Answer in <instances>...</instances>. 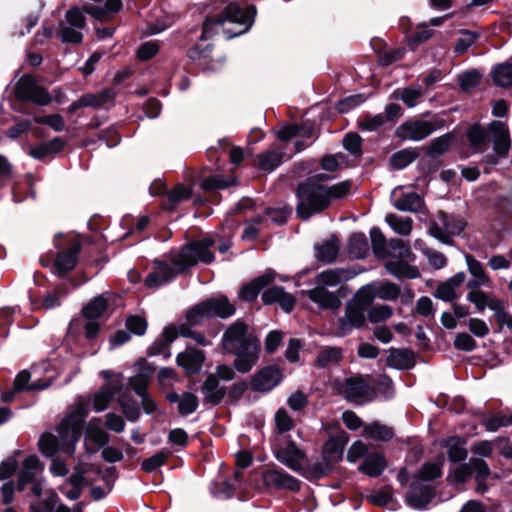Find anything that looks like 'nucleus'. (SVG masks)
<instances>
[{
    "label": "nucleus",
    "mask_w": 512,
    "mask_h": 512,
    "mask_svg": "<svg viewBox=\"0 0 512 512\" xmlns=\"http://www.w3.org/2000/svg\"><path fill=\"white\" fill-rule=\"evenodd\" d=\"M326 174H318L310 177L297 188V215L307 220L312 215L320 213L329 207L332 201L346 197L351 188L350 180L341 181L331 186L319 184L320 181L333 179Z\"/></svg>",
    "instance_id": "f257e3e1"
},
{
    "label": "nucleus",
    "mask_w": 512,
    "mask_h": 512,
    "mask_svg": "<svg viewBox=\"0 0 512 512\" xmlns=\"http://www.w3.org/2000/svg\"><path fill=\"white\" fill-rule=\"evenodd\" d=\"M213 238H204L194 241L184 247L170 258L173 267L166 262L155 260L153 269L145 279V285L149 288H158L171 281L177 274L194 266L197 262L209 264L214 260V254L210 250L214 246Z\"/></svg>",
    "instance_id": "f03ea898"
},
{
    "label": "nucleus",
    "mask_w": 512,
    "mask_h": 512,
    "mask_svg": "<svg viewBox=\"0 0 512 512\" xmlns=\"http://www.w3.org/2000/svg\"><path fill=\"white\" fill-rule=\"evenodd\" d=\"M87 411L82 406L68 414L57 427V435L50 433L43 434L39 439L40 451L47 457H53L58 452L73 455L75 445L82 432Z\"/></svg>",
    "instance_id": "7ed1b4c3"
},
{
    "label": "nucleus",
    "mask_w": 512,
    "mask_h": 512,
    "mask_svg": "<svg viewBox=\"0 0 512 512\" xmlns=\"http://www.w3.org/2000/svg\"><path fill=\"white\" fill-rule=\"evenodd\" d=\"M235 308L229 303L227 298L219 297L209 299L202 303H199L193 307L186 315V323L179 326L178 333L182 337L192 338L197 344L202 346H208L211 344L201 333H197L191 329V327L202 323L205 319L213 315H217L221 318H227L233 315Z\"/></svg>",
    "instance_id": "20e7f679"
},
{
    "label": "nucleus",
    "mask_w": 512,
    "mask_h": 512,
    "mask_svg": "<svg viewBox=\"0 0 512 512\" xmlns=\"http://www.w3.org/2000/svg\"><path fill=\"white\" fill-rule=\"evenodd\" d=\"M353 277L354 273L345 269L323 271L316 278V287L307 292L308 296L322 309H338L341 306L339 297L335 293L327 291V288L336 287Z\"/></svg>",
    "instance_id": "39448f33"
},
{
    "label": "nucleus",
    "mask_w": 512,
    "mask_h": 512,
    "mask_svg": "<svg viewBox=\"0 0 512 512\" xmlns=\"http://www.w3.org/2000/svg\"><path fill=\"white\" fill-rule=\"evenodd\" d=\"M256 12L254 5L241 7L237 3H230L221 16L217 17L214 21L208 19L203 23L202 39H207L211 36V28L214 24L223 25L225 23H232L238 25L239 29L236 31H225L228 34V38L243 34L252 26Z\"/></svg>",
    "instance_id": "423d86ee"
},
{
    "label": "nucleus",
    "mask_w": 512,
    "mask_h": 512,
    "mask_svg": "<svg viewBox=\"0 0 512 512\" xmlns=\"http://www.w3.org/2000/svg\"><path fill=\"white\" fill-rule=\"evenodd\" d=\"M387 255L390 256V260L386 263L387 271L397 278H418L420 272L416 266H412L409 263L414 262L416 256L411 251L408 244L401 239H391L388 242Z\"/></svg>",
    "instance_id": "0eeeda50"
},
{
    "label": "nucleus",
    "mask_w": 512,
    "mask_h": 512,
    "mask_svg": "<svg viewBox=\"0 0 512 512\" xmlns=\"http://www.w3.org/2000/svg\"><path fill=\"white\" fill-rule=\"evenodd\" d=\"M467 300L473 303L480 312L484 311L485 308H489L493 311L499 329L502 330L506 327L512 332V315L507 311L504 300L485 292L468 293Z\"/></svg>",
    "instance_id": "6e6552de"
},
{
    "label": "nucleus",
    "mask_w": 512,
    "mask_h": 512,
    "mask_svg": "<svg viewBox=\"0 0 512 512\" xmlns=\"http://www.w3.org/2000/svg\"><path fill=\"white\" fill-rule=\"evenodd\" d=\"M86 28L83 11L74 5L66 11L64 20L59 22L57 36L62 43L79 44L83 40V31Z\"/></svg>",
    "instance_id": "1a4fd4ad"
},
{
    "label": "nucleus",
    "mask_w": 512,
    "mask_h": 512,
    "mask_svg": "<svg viewBox=\"0 0 512 512\" xmlns=\"http://www.w3.org/2000/svg\"><path fill=\"white\" fill-rule=\"evenodd\" d=\"M14 95L20 102H31L39 106H46L52 101L49 92L38 85L31 75H23L18 80Z\"/></svg>",
    "instance_id": "9d476101"
},
{
    "label": "nucleus",
    "mask_w": 512,
    "mask_h": 512,
    "mask_svg": "<svg viewBox=\"0 0 512 512\" xmlns=\"http://www.w3.org/2000/svg\"><path fill=\"white\" fill-rule=\"evenodd\" d=\"M368 305L358 299V293L345 306V313L338 319L337 335L345 336L365 323V311Z\"/></svg>",
    "instance_id": "9b49d317"
},
{
    "label": "nucleus",
    "mask_w": 512,
    "mask_h": 512,
    "mask_svg": "<svg viewBox=\"0 0 512 512\" xmlns=\"http://www.w3.org/2000/svg\"><path fill=\"white\" fill-rule=\"evenodd\" d=\"M42 470L39 458L36 455H30L23 461L22 468L18 475V489L24 491L27 484L32 485V493L40 496L42 493Z\"/></svg>",
    "instance_id": "f8f14e48"
},
{
    "label": "nucleus",
    "mask_w": 512,
    "mask_h": 512,
    "mask_svg": "<svg viewBox=\"0 0 512 512\" xmlns=\"http://www.w3.org/2000/svg\"><path fill=\"white\" fill-rule=\"evenodd\" d=\"M465 223L462 219L440 212L437 219L432 221L429 227V234L437 240L448 244L451 236L459 235L464 229Z\"/></svg>",
    "instance_id": "ddd939ff"
},
{
    "label": "nucleus",
    "mask_w": 512,
    "mask_h": 512,
    "mask_svg": "<svg viewBox=\"0 0 512 512\" xmlns=\"http://www.w3.org/2000/svg\"><path fill=\"white\" fill-rule=\"evenodd\" d=\"M400 287L392 282H373L361 287L358 293V299L364 304L370 306L375 298L385 301L396 300L400 295Z\"/></svg>",
    "instance_id": "4468645a"
},
{
    "label": "nucleus",
    "mask_w": 512,
    "mask_h": 512,
    "mask_svg": "<svg viewBox=\"0 0 512 512\" xmlns=\"http://www.w3.org/2000/svg\"><path fill=\"white\" fill-rule=\"evenodd\" d=\"M256 339L258 338L248 333V327L244 322L236 320L224 332L222 347L226 353L231 354Z\"/></svg>",
    "instance_id": "2eb2a0df"
},
{
    "label": "nucleus",
    "mask_w": 512,
    "mask_h": 512,
    "mask_svg": "<svg viewBox=\"0 0 512 512\" xmlns=\"http://www.w3.org/2000/svg\"><path fill=\"white\" fill-rule=\"evenodd\" d=\"M116 91L112 88H105L97 93H86L72 102L68 108L69 112H75L81 108L108 109L114 105Z\"/></svg>",
    "instance_id": "dca6fc26"
},
{
    "label": "nucleus",
    "mask_w": 512,
    "mask_h": 512,
    "mask_svg": "<svg viewBox=\"0 0 512 512\" xmlns=\"http://www.w3.org/2000/svg\"><path fill=\"white\" fill-rule=\"evenodd\" d=\"M273 454L275 458L294 472L302 470V460L305 457L296 444L289 440L286 443H280L276 440L273 445Z\"/></svg>",
    "instance_id": "f3484780"
},
{
    "label": "nucleus",
    "mask_w": 512,
    "mask_h": 512,
    "mask_svg": "<svg viewBox=\"0 0 512 512\" xmlns=\"http://www.w3.org/2000/svg\"><path fill=\"white\" fill-rule=\"evenodd\" d=\"M261 344L259 339L250 341L246 345L232 354L235 356L234 367L240 373H248L257 364Z\"/></svg>",
    "instance_id": "a211bd4d"
},
{
    "label": "nucleus",
    "mask_w": 512,
    "mask_h": 512,
    "mask_svg": "<svg viewBox=\"0 0 512 512\" xmlns=\"http://www.w3.org/2000/svg\"><path fill=\"white\" fill-rule=\"evenodd\" d=\"M276 137L286 143V149L300 152L308 147L317 136L313 130H275Z\"/></svg>",
    "instance_id": "6ab92c4d"
},
{
    "label": "nucleus",
    "mask_w": 512,
    "mask_h": 512,
    "mask_svg": "<svg viewBox=\"0 0 512 512\" xmlns=\"http://www.w3.org/2000/svg\"><path fill=\"white\" fill-rule=\"evenodd\" d=\"M283 379L282 371L274 365L258 370L252 377L251 388L257 392H269Z\"/></svg>",
    "instance_id": "aec40b11"
},
{
    "label": "nucleus",
    "mask_w": 512,
    "mask_h": 512,
    "mask_svg": "<svg viewBox=\"0 0 512 512\" xmlns=\"http://www.w3.org/2000/svg\"><path fill=\"white\" fill-rule=\"evenodd\" d=\"M100 422L99 418H93L86 427L85 448L87 453L94 454L109 442V435L100 426Z\"/></svg>",
    "instance_id": "412c9836"
},
{
    "label": "nucleus",
    "mask_w": 512,
    "mask_h": 512,
    "mask_svg": "<svg viewBox=\"0 0 512 512\" xmlns=\"http://www.w3.org/2000/svg\"><path fill=\"white\" fill-rule=\"evenodd\" d=\"M434 494V489L430 484L423 483L414 478V481L407 492L406 501L409 506L421 509L426 507L434 497Z\"/></svg>",
    "instance_id": "4be33fe9"
},
{
    "label": "nucleus",
    "mask_w": 512,
    "mask_h": 512,
    "mask_svg": "<svg viewBox=\"0 0 512 512\" xmlns=\"http://www.w3.org/2000/svg\"><path fill=\"white\" fill-rule=\"evenodd\" d=\"M80 248V243L74 241L66 250L58 252L54 261V272L62 276L71 271L77 263Z\"/></svg>",
    "instance_id": "5701e85b"
},
{
    "label": "nucleus",
    "mask_w": 512,
    "mask_h": 512,
    "mask_svg": "<svg viewBox=\"0 0 512 512\" xmlns=\"http://www.w3.org/2000/svg\"><path fill=\"white\" fill-rule=\"evenodd\" d=\"M263 482L266 486L276 489L298 491L300 482L293 476L282 470L271 469L263 474Z\"/></svg>",
    "instance_id": "b1692460"
},
{
    "label": "nucleus",
    "mask_w": 512,
    "mask_h": 512,
    "mask_svg": "<svg viewBox=\"0 0 512 512\" xmlns=\"http://www.w3.org/2000/svg\"><path fill=\"white\" fill-rule=\"evenodd\" d=\"M465 259L468 271L472 276V279H470L467 283V287L470 289L469 293L482 292L478 289L482 286L490 287L491 280L484 271L482 264L471 255H466Z\"/></svg>",
    "instance_id": "393cba45"
},
{
    "label": "nucleus",
    "mask_w": 512,
    "mask_h": 512,
    "mask_svg": "<svg viewBox=\"0 0 512 512\" xmlns=\"http://www.w3.org/2000/svg\"><path fill=\"white\" fill-rule=\"evenodd\" d=\"M122 387L120 376L116 379L108 381L101 389L94 395L93 405L96 412L104 411L115 394H117Z\"/></svg>",
    "instance_id": "a878e982"
},
{
    "label": "nucleus",
    "mask_w": 512,
    "mask_h": 512,
    "mask_svg": "<svg viewBox=\"0 0 512 512\" xmlns=\"http://www.w3.org/2000/svg\"><path fill=\"white\" fill-rule=\"evenodd\" d=\"M427 88H423L418 84L410 85L404 88L396 89L391 99L401 100L407 107L413 108L418 105L419 100L427 94Z\"/></svg>",
    "instance_id": "bb28decb"
},
{
    "label": "nucleus",
    "mask_w": 512,
    "mask_h": 512,
    "mask_svg": "<svg viewBox=\"0 0 512 512\" xmlns=\"http://www.w3.org/2000/svg\"><path fill=\"white\" fill-rule=\"evenodd\" d=\"M176 360L187 373H197L201 370L205 355L199 349L188 348L185 352L179 353Z\"/></svg>",
    "instance_id": "cd10ccee"
},
{
    "label": "nucleus",
    "mask_w": 512,
    "mask_h": 512,
    "mask_svg": "<svg viewBox=\"0 0 512 512\" xmlns=\"http://www.w3.org/2000/svg\"><path fill=\"white\" fill-rule=\"evenodd\" d=\"M344 393L349 401L362 402L370 396L371 389L363 379L352 377L346 380Z\"/></svg>",
    "instance_id": "c85d7f7f"
},
{
    "label": "nucleus",
    "mask_w": 512,
    "mask_h": 512,
    "mask_svg": "<svg viewBox=\"0 0 512 512\" xmlns=\"http://www.w3.org/2000/svg\"><path fill=\"white\" fill-rule=\"evenodd\" d=\"M274 276L275 272L273 270H267L263 275L244 285L240 291L241 298L246 301H253L258 296L260 290L274 279Z\"/></svg>",
    "instance_id": "c756f323"
},
{
    "label": "nucleus",
    "mask_w": 512,
    "mask_h": 512,
    "mask_svg": "<svg viewBox=\"0 0 512 512\" xmlns=\"http://www.w3.org/2000/svg\"><path fill=\"white\" fill-rule=\"evenodd\" d=\"M440 445L447 449L448 458L452 462H460L467 457L466 440L463 437L454 436L443 439Z\"/></svg>",
    "instance_id": "7c9ffc66"
},
{
    "label": "nucleus",
    "mask_w": 512,
    "mask_h": 512,
    "mask_svg": "<svg viewBox=\"0 0 512 512\" xmlns=\"http://www.w3.org/2000/svg\"><path fill=\"white\" fill-rule=\"evenodd\" d=\"M202 393L207 403L216 405L224 398L226 390L219 385L214 374H210L202 385Z\"/></svg>",
    "instance_id": "2f4dec72"
},
{
    "label": "nucleus",
    "mask_w": 512,
    "mask_h": 512,
    "mask_svg": "<svg viewBox=\"0 0 512 512\" xmlns=\"http://www.w3.org/2000/svg\"><path fill=\"white\" fill-rule=\"evenodd\" d=\"M34 124L44 125L49 128H62L64 123L62 116H60L59 114H35L34 116L28 117L27 119L21 122H17L13 128H29Z\"/></svg>",
    "instance_id": "473e14b6"
},
{
    "label": "nucleus",
    "mask_w": 512,
    "mask_h": 512,
    "mask_svg": "<svg viewBox=\"0 0 512 512\" xmlns=\"http://www.w3.org/2000/svg\"><path fill=\"white\" fill-rule=\"evenodd\" d=\"M387 365L395 369H409L414 365V355L408 349L391 348L387 357Z\"/></svg>",
    "instance_id": "72a5a7b5"
},
{
    "label": "nucleus",
    "mask_w": 512,
    "mask_h": 512,
    "mask_svg": "<svg viewBox=\"0 0 512 512\" xmlns=\"http://www.w3.org/2000/svg\"><path fill=\"white\" fill-rule=\"evenodd\" d=\"M465 273L459 272L440 284L435 291V297L443 301H452L456 295V288L465 281Z\"/></svg>",
    "instance_id": "f704fd0d"
},
{
    "label": "nucleus",
    "mask_w": 512,
    "mask_h": 512,
    "mask_svg": "<svg viewBox=\"0 0 512 512\" xmlns=\"http://www.w3.org/2000/svg\"><path fill=\"white\" fill-rule=\"evenodd\" d=\"M424 204L421 196L415 192H409L396 197L393 205L396 209L404 212H420Z\"/></svg>",
    "instance_id": "c9c22d12"
},
{
    "label": "nucleus",
    "mask_w": 512,
    "mask_h": 512,
    "mask_svg": "<svg viewBox=\"0 0 512 512\" xmlns=\"http://www.w3.org/2000/svg\"><path fill=\"white\" fill-rule=\"evenodd\" d=\"M178 331L175 327L170 326L166 327L160 338H158L153 345L150 347L151 355H160L163 354L165 358L170 356V353L167 352L170 344L177 338Z\"/></svg>",
    "instance_id": "e433bc0d"
},
{
    "label": "nucleus",
    "mask_w": 512,
    "mask_h": 512,
    "mask_svg": "<svg viewBox=\"0 0 512 512\" xmlns=\"http://www.w3.org/2000/svg\"><path fill=\"white\" fill-rule=\"evenodd\" d=\"M493 83L500 88L512 87V63L503 62L494 65L491 69Z\"/></svg>",
    "instance_id": "4c0bfd02"
},
{
    "label": "nucleus",
    "mask_w": 512,
    "mask_h": 512,
    "mask_svg": "<svg viewBox=\"0 0 512 512\" xmlns=\"http://www.w3.org/2000/svg\"><path fill=\"white\" fill-rule=\"evenodd\" d=\"M30 378H31V375L26 370L19 372L14 380L13 391L20 392V391H24V390H27V391L42 390V389L47 388L50 385L51 379H52V378H50L49 380H46L43 382L34 381L33 383L29 384Z\"/></svg>",
    "instance_id": "58836bf2"
},
{
    "label": "nucleus",
    "mask_w": 512,
    "mask_h": 512,
    "mask_svg": "<svg viewBox=\"0 0 512 512\" xmlns=\"http://www.w3.org/2000/svg\"><path fill=\"white\" fill-rule=\"evenodd\" d=\"M385 468L386 460L384 456L379 453H372L364 459L359 469L370 477H376L380 475Z\"/></svg>",
    "instance_id": "ea45409f"
},
{
    "label": "nucleus",
    "mask_w": 512,
    "mask_h": 512,
    "mask_svg": "<svg viewBox=\"0 0 512 512\" xmlns=\"http://www.w3.org/2000/svg\"><path fill=\"white\" fill-rule=\"evenodd\" d=\"M345 442L339 437L329 438L323 447V455L327 462L334 463L342 459Z\"/></svg>",
    "instance_id": "a19ab883"
},
{
    "label": "nucleus",
    "mask_w": 512,
    "mask_h": 512,
    "mask_svg": "<svg viewBox=\"0 0 512 512\" xmlns=\"http://www.w3.org/2000/svg\"><path fill=\"white\" fill-rule=\"evenodd\" d=\"M385 221L395 233L401 236H408L412 232L413 220L408 216H398L391 213L386 215Z\"/></svg>",
    "instance_id": "79ce46f5"
},
{
    "label": "nucleus",
    "mask_w": 512,
    "mask_h": 512,
    "mask_svg": "<svg viewBox=\"0 0 512 512\" xmlns=\"http://www.w3.org/2000/svg\"><path fill=\"white\" fill-rule=\"evenodd\" d=\"M108 307L107 297L102 294L89 301L83 308L82 314L87 319H97L103 315Z\"/></svg>",
    "instance_id": "37998d69"
},
{
    "label": "nucleus",
    "mask_w": 512,
    "mask_h": 512,
    "mask_svg": "<svg viewBox=\"0 0 512 512\" xmlns=\"http://www.w3.org/2000/svg\"><path fill=\"white\" fill-rule=\"evenodd\" d=\"M341 359V349L336 347H326L318 353L315 364L319 368H327L338 364Z\"/></svg>",
    "instance_id": "c03bdc74"
},
{
    "label": "nucleus",
    "mask_w": 512,
    "mask_h": 512,
    "mask_svg": "<svg viewBox=\"0 0 512 512\" xmlns=\"http://www.w3.org/2000/svg\"><path fill=\"white\" fill-rule=\"evenodd\" d=\"M443 460L427 462L418 470L415 479L425 483L437 479L442 474Z\"/></svg>",
    "instance_id": "a18cd8bd"
},
{
    "label": "nucleus",
    "mask_w": 512,
    "mask_h": 512,
    "mask_svg": "<svg viewBox=\"0 0 512 512\" xmlns=\"http://www.w3.org/2000/svg\"><path fill=\"white\" fill-rule=\"evenodd\" d=\"M338 251V239L336 237H331L329 240L316 248V257L320 261L330 263L335 260Z\"/></svg>",
    "instance_id": "49530a36"
},
{
    "label": "nucleus",
    "mask_w": 512,
    "mask_h": 512,
    "mask_svg": "<svg viewBox=\"0 0 512 512\" xmlns=\"http://www.w3.org/2000/svg\"><path fill=\"white\" fill-rule=\"evenodd\" d=\"M364 435L378 441H389L394 434L390 427L373 422L364 427Z\"/></svg>",
    "instance_id": "de8ad7c7"
},
{
    "label": "nucleus",
    "mask_w": 512,
    "mask_h": 512,
    "mask_svg": "<svg viewBox=\"0 0 512 512\" xmlns=\"http://www.w3.org/2000/svg\"><path fill=\"white\" fill-rule=\"evenodd\" d=\"M348 249L353 257L358 259L364 258L368 252V242L365 234H352L349 238Z\"/></svg>",
    "instance_id": "09e8293b"
},
{
    "label": "nucleus",
    "mask_w": 512,
    "mask_h": 512,
    "mask_svg": "<svg viewBox=\"0 0 512 512\" xmlns=\"http://www.w3.org/2000/svg\"><path fill=\"white\" fill-rule=\"evenodd\" d=\"M482 73L477 69L465 71L458 75L457 81L462 91L470 92L481 82Z\"/></svg>",
    "instance_id": "8fccbe9b"
},
{
    "label": "nucleus",
    "mask_w": 512,
    "mask_h": 512,
    "mask_svg": "<svg viewBox=\"0 0 512 512\" xmlns=\"http://www.w3.org/2000/svg\"><path fill=\"white\" fill-rule=\"evenodd\" d=\"M347 166V156L343 153L327 154L321 158V168L327 172H335Z\"/></svg>",
    "instance_id": "3c124183"
},
{
    "label": "nucleus",
    "mask_w": 512,
    "mask_h": 512,
    "mask_svg": "<svg viewBox=\"0 0 512 512\" xmlns=\"http://www.w3.org/2000/svg\"><path fill=\"white\" fill-rule=\"evenodd\" d=\"M241 475H242V473L240 471H236L234 473L233 479L223 480L222 481L223 487L221 489L217 488L218 484H214L211 487V492L214 494V496L219 497V498L228 499V498L232 497V495L236 489V482L239 481V478L241 477Z\"/></svg>",
    "instance_id": "603ef678"
},
{
    "label": "nucleus",
    "mask_w": 512,
    "mask_h": 512,
    "mask_svg": "<svg viewBox=\"0 0 512 512\" xmlns=\"http://www.w3.org/2000/svg\"><path fill=\"white\" fill-rule=\"evenodd\" d=\"M276 431L279 434H283L291 431L294 428V420L288 411L284 408H280L276 411L274 416Z\"/></svg>",
    "instance_id": "864d4df0"
},
{
    "label": "nucleus",
    "mask_w": 512,
    "mask_h": 512,
    "mask_svg": "<svg viewBox=\"0 0 512 512\" xmlns=\"http://www.w3.org/2000/svg\"><path fill=\"white\" fill-rule=\"evenodd\" d=\"M234 183L233 178H226L223 175H213L204 178L201 182V187L204 190H217L231 186Z\"/></svg>",
    "instance_id": "5fc2aeb1"
},
{
    "label": "nucleus",
    "mask_w": 512,
    "mask_h": 512,
    "mask_svg": "<svg viewBox=\"0 0 512 512\" xmlns=\"http://www.w3.org/2000/svg\"><path fill=\"white\" fill-rule=\"evenodd\" d=\"M371 244L373 251L378 258L387 256L386 239L379 228H372L370 231Z\"/></svg>",
    "instance_id": "6e6d98bb"
},
{
    "label": "nucleus",
    "mask_w": 512,
    "mask_h": 512,
    "mask_svg": "<svg viewBox=\"0 0 512 512\" xmlns=\"http://www.w3.org/2000/svg\"><path fill=\"white\" fill-rule=\"evenodd\" d=\"M198 398L191 392H185L181 395L180 403L178 404V412L187 416L192 414L198 408Z\"/></svg>",
    "instance_id": "4d7b16f0"
},
{
    "label": "nucleus",
    "mask_w": 512,
    "mask_h": 512,
    "mask_svg": "<svg viewBox=\"0 0 512 512\" xmlns=\"http://www.w3.org/2000/svg\"><path fill=\"white\" fill-rule=\"evenodd\" d=\"M417 157V153L412 150H402L395 153L391 159L390 163L395 169H403L412 163Z\"/></svg>",
    "instance_id": "13d9d810"
},
{
    "label": "nucleus",
    "mask_w": 512,
    "mask_h": 512,
    "mask_svg": "<svg viewBox=\"0 0 512 512\" xmlns=\"http://www.w3.org/2000/svg\"><path fill=\"white\" fill-rule=\"evenodd\" d=\"M58 500L57 494L51 492L47 498L31 503L30 510L31 512H53Z\"/></svg>",
    "instance_id": "bf43d9fd"
},
{
    "label": "nucleus",
    "mask_w": 512,
    "mask_h": 512,
    "mask_svg": "<svg viewBox=\"0 0 512 512\" xmlns=\"http://www.w3.org/2000/svg\"><path fill=\"white\" fill-rule=\"evenodd\" d=\"M192 191L189 187L178 184L172 190L167 192V197L170 202V208H173L177 203L187 200L191 197Z\"/></svg>",
    "instance_id": "052dcab7"
},
{
    "label": "nucleus",
    "mask_w": 512,
    "mask_h": 512,
    "mask_svg": "<svg viewBox=\"0 0 512 512\" xmlns=\"http://www.w3.org/2000/svg\"><path fill=\"white\" fill-rule=\"evenodd\" d=\"M169 455H170L169 451H164V450L159 451L156 454H154L153 456L145 459L142 462L141 467L146 472H153L165 463V461Z\"/></svg>",
    "instance_id": "680f3d73"
},
{
    "label": "nucleus",
    "mask_w": 512,
    "mask_h": 512,
    "mask_svg": "<svg viewBox=\"0 0 512 512\" xmlns=\"http://www.w3.org/2000/svg\"><path fill=\"white\" fill-rule=\"evenodd\" d=\"M460 33L462 36L457 40L455 45V53L457 54H463L465 51H467L468 48L475 43L479 36L478 33L468 30H461Z\"/></svg>",
    "instance_id": "e2e57ef3"
},
{
    "label": "nucleus",
    "mask_w": 512,
    "mask_h": 512,
    "mask_svg": "<svg viewBox=\"0 0 512 512\" xmlns=\"http://www.w3.org/2000/svg\"><path fill=\"white\" fill-rule=\"evenodd\" d=\"M259 168L271 172L280 164V155L275 152H265L258 156Z\"/></svg>",
    "instance_id": "0e129e2a"
},
{
    "label": "nucleus",
    "mask_w": 512,
    "mask_h": 512,
    "mask_svg": "<svg viewBox=\"0 0 512 512\" xmlns=\"http://www.w3.org/2000/svg\"><path fill=\"white\" fill-rule=\"evenodd\" d=\"M308 403V395L299 390L291 393L287 398V405L295 412L305 409L308 406Z\"/></svg>",
    "instance_id": "69168bd1"
},
{
    "label": "nucleus",
    "mask_w": 512,
    "mask_h": 512,
    "mask_svg": "<svg viewBox=\"0 0 512 512\" xmlns=\"http://www.w3.org/2000/svg\"><path fill=\"white\" fill-rule=\"evenodd\" d=\"M392 315H393V310L388 305H378V306L372 307L368 311V314H367L368 319L372 323L382 322L384 320L389 319Z\"/></svg>",
    "instance_id": "338daca9"
},
{
    "label": "nucleus",
    "mask_w": 512,
    "mask_h": 512,
    "mask_svg": "<svg viewBox=\"0 0 512 512\" xmlns=\"http://www.w3.org/2000/svg\"><path fill=\"white\" fill-rule=\"evenodd\" d=\"M159 51V44L156 41H147L142 43L137 49V57L141 61H147L153 58Z\"/></svg>",
    "instance_id": "774afa93"
}]
</instances>
